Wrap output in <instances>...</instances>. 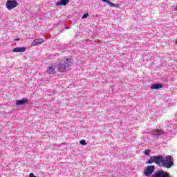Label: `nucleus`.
Here are the masks:
<instances>
[{
  "mask_svg": "<svg viewBox=\"0 0 177 177\" xmlns=\"http://www.w3.org/2000/svg\"><path fill=\"white\" fill-rule=\"evenodd\" d=\"M156 162L157 165L160 164V156H151L146 164H153Z\"/></svg>",
  "mask_w": 177,
  "mask_h": 177,
  "instance_id": "obj_5",
  "label": "nucleus"
},
{
  "mask_svg": "<svg viewBox=\"0 0 177 177\" xmlns=\"http://www.w3.org/2000/svg\"><path fill=\"white\" fill-rule=\"evenodd\" d=\"M56 64H50L48 67H47V73L48 74H55V73H56Z\"/></svg>",
  "mask_w": 177,
  "mask_h": 177,
  "instance_id": "obj_6",
  "label": "nucleus"
},
{
  "mask_svg": "<svg viewBox=\"0 0 177 177\" xmlns=\"http://www.w3.org/2000/svg\"><path fill=\"white\" fill-rule=\"evenodd\" d=\"M88 16H89V14H88V13L84 14V15L82 16V19H86V17H88Z\"/></svg>",
  "mask_w": 177,
  "mask_h": 177,
  "instance_id": "obj_16",
  "label": "nucleus"
},
{
  "mask_svg": "<svg viewBox=\"0 0 177 177\" xmlns=\"http://www.w3.org/2000/svg\"><path fill=\"white\" fill-rule=\"evenodd\" d=\"M65 28L66 30H68L70 28V26H66Z\"/></svg>",
  "mask_w": 177,
  "mask_h": 177,
  "instance_id": "obj_17",
  "label": "nucleus"
},
{
  "mask_svg": "<svg viewBox=\"0 0 177 177\" xmlns=\"http://www.w3.org/2000/svg\"><path fill=\"white\" fill-rule=\"evenodd\" d=\"M69 0H60L55 3V6H66L68 3Z\"/></svg>",
  "mask_w": 177,
  "mask_h": 177,
  "instance_id": "obj_9",
  "label": "nucleus"
},
{
  "mask_svg": "<svg viewBox=\"0 0 177 177\" xmlns=\"http://www.w3.org/2000/svg\"><path fill=\"white\" fill-rule=\"evenodd\" d=\"M154 169H156L154 165L147 166L146 169L144 171V175L145 176H150V175L154 172Z\"/></svg>",
  "mask_w": 177,
  "mask_h": 177,
  "instance_id": "obj_4",
  "label": "nucleus"
},
{
  "mask_svg": "<svg viewBox=\"0 0 177 177\" xmlns=\"http://www.w3.org/2000/svg\"><path fill=\"white\" fill-rule=\"evenodd\" d=\"M102 2H106V3H108V5H109V6H111V8H113V6H115L114 3H111L109 0H102Z\"/></svg>",
  "mask_w": 177,
  "mask_h": 177,
  "instance_id": "obj_13",
  "label": "nucleus"
},
{
  "mask_svg": "<svg viewBox=\"0 0 177 177\" xmlns=\"http://www.w3.org/2000/svg\"><path fill=\"white\" fill-rule=\"evenodd\" d=\"M80 145H82L83 146H86V142L85 141V140H81L80 141Z\"/></svg>",
  "mask_w": 177,
  "mask_h": 177,
  "instance_id": "obj_14",
  "label": "nucleus"
},
{
  "mask_svg": "<svg viewBox=\"0 0 177 177\" xmlns=\"http://www.w3.org/2000/svg\"><path fill=\"white\" fill-rule=\"evenodd\" d=\"M17 5L19 4L16 0H8L6 3V6L8 10H12V9L17 8Z\"/></svg>",
  "mask_w": 177,
  "mask_h": 177,
  "instance_id": "obj_3",
  "label": "nucleus"
},
{
  "mask_svg": "<svg viewBox=\"0 0 177 177\" xmlns=\"http://www.w3.org/2000/svg\"><path fill=\"white\" fill-rule=\"evenodd\" d=\"M41 44H44V39L41 38L36 39L31 43V46H37V45H41Z\"/></svg>",
  "mask_w": 177,
  "mask_h": 177,
  "instance_id": "obj_7",
  "label": "nucleus"
},
{
  "mask_svg": "<svg viewBox=\"0 0 177 177\" xmlns=\"http://www.w3.org/2000/svg\"><path fill=\"white\" fill-rule=\"evenodd\" d=\"M144 154H145V156H149V154H150V151L149 149H146L144 151Z\"/></svg>",
  "mask_w": 177,
  "mask_h": 177,
  "instance_id": "obj_15",
  "label": "nucleus"
},
{
  "mask_svg": "<svg viewBox=\"0 0 177 177\" xmlns=\"http://www.w3.org/2000/svg\"><path fill=\"white\" fill-rule=\"evenodd\" d=\"M74 61H72L71 59L64 58L59 63H58L57 68L58 71H60L61 73H66V71H67V68H68V67H71Z\"/></svg>",
  "mask_w": 177,
  "mask_h": 177,
  "instance_id": "obj_1",
  "label": "nucleus"
},
{
  "mask_svg": "<svg viewBox=\"0 0 177 177\" xmlns=\"http://www.w3.org/2000/svg\"><path fill=\"white\" fill-rule=\"evenodd\" d=\"M159 167H163L164 168H171L174 165V158L171 156H167L165 158L162 155H160Z\"/></svg>",
  "mask_w": 177,
  "mask_h": 177,
  "instance_id": "obj_2",
  "label": "nucleus"
},
{
  "mask_svg": "<svg viewBox=\"0 0 177 177\" xmlns=\"http://www.w3.org/2000/svg\"><path fill=\"white\" fill-rule=\"evenodd\" d=\"M12 52H14V53L26 52V48H24V47H17V48H15L12 50Z\"/></svg>",
  "mask_w": 177,
  "mask_h": 177,
  "instance_id": "obj_11",
  "label": "nucleus"
},
{
  "mask_svg": "<svg viewBox=\"0 0 177 177\" xmlns=\"http://www.w3.org/2000/svg\"><path fill=\"white\" fill-rule=\"evenodd\" d=\"M28 102V100L27 98H24L22 100H18L16 101L17 106H21L23 104H26Z\"/></svg>",
  "mask_w": 177,
  "mask_h": 177,
  "instance_id": "obj_10",
  "label": "nucleus"
},
{
  "mask_svg": "<svg viewBox=\"0 0 177 177\" xmlns=\"http://www.w3.org/2000/svg\"><path fill=\"white\" fill-rule=\"evenodd\" d=\"M175 10H176V11H177V7L176 8Z\"/></svg>",
  "mask_w": 177,
  "mask_h": 177,
  "instance_id": "obj_18",
  "label": "nucleus"
},
{
  "mask_svg": "<svg viewBox=\"0 0 177 177\" xmlns=\"http://www.w3.org/2000/svg\"><path fill=\"white\" fill-rule=\"evenodd\" d=\"M153 136L155 138H158L159 136H162V135H164V132L162 130L156 129L152 132Z\"/></svg>",
  "mask_w": 177,
  "mask_h": 177,
  "instance_id": "obj_8",
  "label": "nucleus"
},
{
  "mask_svg": "<svg viewBox=\"0 0 177 177\" xmlns=\"http://www.w3.org/2000/svg\"><path fill=\"white\" fill-rule=\"evenodd\" d=\"M162 84H155L151 86V89H160V88H162Z\"/></svg>",
  "mask_w": 177,
  "mask_h": 177,
  "instance_id": "obj_12",
  "label": "nucleus"
}]
</instances>
